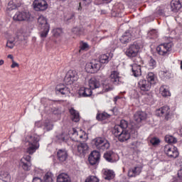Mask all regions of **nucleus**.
I'll return each mask as SVG.
<instances>
[{
    "instance_id": "de8ad7c7",
    "label": "nucleus",
    "mask_w": 182,
    "mask_h": 182,
    "mask_svg": "<svg viewBox=\"0 0 182 182\" xmlns=\"http://www.w3.org/2000/svg\"><path fill=\"white\" fill-rule=\"evenodd\" d=\"M80 50H89V44L87 43H82L80 46Z\"/></svg>"
},
{
    "instance_id": "473e14b6",
    "label": "nucleus",
    "mask_w": 182,
    "mask_h": 182,
    "mask_svg": "<svg viewBox=\"0 0 182 182\" xmlns=\"http://www.w3.org/2000/svg\"><path fill=\"white\" fill-rule=\"evenodd\" d=\"M113 87H112V85L107 82V81H104L102 82V90L100 92V93H105L106 92H110V90H112Z\"/></svg>"
},
{
    "instance_id": "a19ab883",
    "label": "nucleus",
    "mask_w": 182,
    "mask_h": 182,
    "mask_svg": "<svg viewBox=\"0 0 182 182\" xmlns=\"http://www.w3.org/2000/svg\"><path fill=\"white\" fill-rule=\"evenodd\" d=\"M156 63L155 60L153 59L152 58H150L146 65V68H148V69H154V68H156Z\"/></svg>"
},
{
    "instance_id": "393cba45",
    "label": "nucleus",
    "mask_w": 182,
    "mask_h": 182,
    "mask_svg": "<svg viewBox=\"0 0 182 182\" xmlns=\"http://www.w3.org/2000/svg\"><path fill=\"white\" fill-rule=\"evenodd\" d=\"M57 157L59 161L63 163V161H66V159H68V152L65 150L59 149L57 152Z\"/></svg>"
},
{
    "instance_id": "f704fd0d",
    "label": "nucleus",
    "mask_w": 182,
    "mask_h": 182,
    "mask_svg": "<svg viewBox=\"0 0 182 182\" xmlns=\"http://www.w3.org/2000/svg\"><path fill=\"white\" fill-rule=\"evenodd\" d=\"M124 132V129H123L120 126L115 125L113 129V133L116 137H119L122 133Z\"/></svg>"
},
{
    "instance_id": "5701e85b",
    "label": "nucleus",
    "mask_w": 182,
    "mask_h": 182,
    "mask_svg": "<svg viewBox=\"0 0 182 182\" xmlns=\"http://www.w3.org/2000/svg\"><path fill=\"white\" fill-rule=\"evenodd\" d=\"M77 151L79 154H86L89 151V146L86 143H80L77 146Z\"/></svg>"
},
{
    "instance_id": "4be33fe9",
    "label": "nucleus",
    "mask_w": 182,
    "mask_h": 182,
    "mask_svg": "<svg viewBox=\"0 0 182 182\" xmlns=\"http://www.w3.org/2000/svg\"><path fill=\"white\" fill-rule=\"evenodd\" d=\"M56 92L61 93V95H63L64 96H67V95L70 94V89L64 85H58L56 87Z\"/></svg>"
},
{
    "instance_id": "6e6552de",
    "label": "nucleus",
    "mask_w": 182,
    "mask_h": 182,
    "mask_svg": "<svg viewBox=\"0 0 182 182\" xmlns=\"http://www.w3.org/2000/svg\"><path fill=\"white\" fill-rule=\"evenodd\" d=\"M77 80H79L77 72L75 70H68L64 79L65 85H73Z\"/></svg>"
},
{
    "instance_id": "dca6fc26",
    "label": "nucleus",
    "mask_w": 182,
    "mask_h": 182,
    "mask_svg": "<svg viewBox=\"0 0 182 182\" xmlns=\"http://www.w3.org/2000/svg\"><path fill=\"white\" fill-rule=\"evenodd\" d=\"M138 87L142 92H149L151 89V84L146 80H140L138 82Z\"/></svg>"
},
{
    "instance_id": "b1692460",
    "label": "nucleus",
    "mask_w": 182,
    "mask_h": 182,
    "mask_svg": "<svg viewBox=\"0 0 182 182\" xmlns=\"http://www.w3.org/2000/svg\"><path fill=\"white\" fill-rule=\"evenodd\" d=\"M182 5L180 0H172L171 1V9L173 12H178L181 9Z\"/></svg>"
},
{
    "instance_id": "f03ea898",
    "label": "nucleus",
    "mask_w": 182,
    "mask_h": 182,
    "mask_svg": "<svg viewBox=\"0 0 182 182\" xmlns=\"http://www.w3.org/2000/svg\"><path fill=\"white\" fill-rule=\"evenodd\" d=\"M40 140L39 136L36 134H33L28 136V139L27 141L28 144L26 150L28 154L32 155L33 153L36 152V150H38L40 147Z\"/></svg>"
},
{
    "instance_id": "58836bf2",
    "label": "nucleus",
    "mask_w": 182,
    "mask_h": 182,
    "mask_svg": "<svg viewBox=\"0 0 182 182\" xmlns=\"http://www.w3.org/2000/svg\"><path fill=\"white\" fill-rule=\"evenodd\" d=\"M96 117L97 120L102 121L106 120V119H109V117H110V114L106 112H102L101 114H97Z\"/></svg>"
},
{
    "instance_id": "9d476101",
    "label": "nucleus",
    "mask_w": 182,
    "mask_h": 182,
    "mask_svg": "<svg viewBox=\"0 0 182 182\" xmlns=\"http://www.w3.org/2000/svg\"><path fill=\"white\" fill-rule=\"evenodd\" d=\"M31 159L32 157L30 155H24L23 157L21 159L19 166L24 170V171H31V167L32 166Z\"/></svg>"
},
{
    "instance_id": "bf43d9fd",
    "label": "nucleus",
    "mask_w": 182,
    "mask_h": 182,
    "mask_svg": "<svg viewBox=\"0 0 182 182\" xmlns=\"http://www.w3.org/2000/svg\"><path fill=\"white\" fill-rule=\"evenodd\" d=\"M181 69L182 70V61L181 62Z\"/></svg>"
},
{
    "instance_id": "a18cd8bd",
    "label": "nucleus",
    "mask_w": 182,
    "mask_h": 182,
    "mask_svg": "<svg viewBox=\"0 0 182 182\" xmlns=\"http://www.w3.org/2000/svg\"><path fill=\"white\" fill-rule=\"evenodd\" d=\"M14 9H16V5L14 4V1H11L8 4V7L6 11H14Z\"/></svg>"
},
{
    "instance_id": "e433bc0d",
    "label": "nucleus",
    "mask_w": 182,
    "mask_h": 182,
    "mask_svg": "<svg viewBox=\"0 0 182 182\" xmlns=\"http://www.w3.org/2000/svg\"><path fill=\"white\" fill-rule=\"evenodd\" d=\"M165 141L168 143L169 144H174L177 143V138L171 136V135H166L165 136Z\"/></svg>"
},
{
    "instance_id": "79ce46f5",
    "label": "nucleus",
    "mask_w": 182,
    "mask_h": 182,
    "mask_svg": "<svg viewBox=\"0 0 182 182\" xmlns=\"http://www.w3.org/2000/svg\"><path fill=\"white\" fill-rule=\"evenodd\" d=\"M6 47L9 49H14L15 48V38L9 39L6 42Z\"/></svg>"
},
{
    "instance_id": "9b49d317",
    "label": "nucleus",
    "mask_w": 182,
    "mask_h": 182,
    "mask_svg": "<svg viewBox=\"0 0 182 182\" xmlns=\"http://www.w3.org/2000/svg\"><path fill=\"white\" fill-rule=\"evenodd\" d=\"M16 22H22L31 19V14L28 11H17L13 17Z\"/></svg>"
},
{
    "instance_id": "4c0bfd02",
    "label": "nucleus",
    "mask_w": 182,
    "mask_h": 182,
    "mask_svg": "<svg viewBox=\"0 0 182 182\" xmlns=\"http://www.w3.org/2000/svg\"><path fill=\"white\" fill-rule=\"evenodd\" d=\"M113 152L109 151L104 154V158L107 161H109V163H114V159H113Z\"/></svg>"
},
{
    "instance_id": "bb28decb",
    "label": "nucleus",
    "mask_w": 182,
    "mask_h": 182,
    "mask_svg": "<svg viewBox=\"0 0 182 182\" xmlns=\"http://www.w3.org/2000/svg\"><path fill=\"white\" fill-rule=\"evenodd\" d=\"M130 139V132L129 131H124L122 134L118 136V140L121 143H124V141H127V140Z\"/></svg>"
},
{
    "instance_id": "aec40b11",
    "label": "nucleus",
    "mask_w": 182,
    "mask_h": 182,
    "mask_svg": "<svg viewBox=\"0 0 182 182\" xmlns=\"http://www.w3.org/2000/svg\"><path fill=\"white\" fill-rule=\"evenodd\" d=\"M142 169L143 167H141V166H136L132 168H130L128 171V176L136 177V176H139Z\"/></svg>"
},
{
    "instance_id": "2f4dec72",
    "label": "nucleus",
    "mask_w": 182,
    "mask_h": 182,
    "mask_svg": "<svg viewBox=\"0 0 182 182\" xmlns=\"http://www.w3.org/2000/svg\"><path fill=\"white\" fill-rule=\"evenodd\" d=\"M132 41V35H130V33H125L121 38H120V42L121 43H129Z\"/></svg>"
},
{
    "instance_id": "f3484780",
    "label": "nucleus",
    "mask_w": 182,
    "mask_h": 182,
    "mask_svg": "<svg viewBox=\"0 0 182 182\" xmlns=\"http://www.w3.org/2000/svg\"><path fill=\"white\" fill-rule=\"evenodd\" d=\"M147 114L143 111H137L134 114V120L136 123H141L143 120H146Z\"/></svg>"
},
{
    "instance_id": "c85d7f7f",
    "label": "nucleus",
    "mask_w": 182,
    "mask_h": 182,
    "mask_svg": "<svg viewBox=\"0 0 182 182\" xmlns=\"http://www.w3.org/2000/svg\"><path fill=\"white\" fill-rule=\"evenodd\" d=\"M11 174L8 172L2 171L0 173V182H11Z\"/></svg>"
},
{
    "instance_id": "49530a36",
    "label": "nucleus",
    "mask_w": 182,
    "mask_h": 182,
    "mask_svg": "<svg viewBox=\"0 0 182 182\" xmlns=\"http://www.w3.org/2000/svg\"><path fill=\"white\" fill-rule=\"evenodd\" d=\"M150 143L152 144V146H158V144H160V139L159 138L154 137L151 139Z\"/></svg>"
},
{
    "instance_id": "c756f323",
    "label": "nucleus",
    "mask_w": 182,
    "mask_h": 182,
    "mask_svg": "<svg viewBox=\"0 0 182 182\" xmlns=\"http://www.w3.org/2000/svg\"><path fill=\"white\" fill-rule=\"evenodd\" d=\"M146 81L150 83V85H156L157 82V77L153 73H149L146 75Z\"/></svg>"
},
{
    "instance_id": "ea45409f",
    "label": "nucleus",
    "mask_w": 182,
    "mask_h": 182,
    "mask_svg": "<svg viewBox=\"0 0 182 182\" xmlns=\"http://www.w3.org/2000/svg\"><path fill=\"white\" fill-rule=\"evenodd\" d=\"M45 182H53V173L47 172L43 177Z\"/></svg>"
},
{
    "instance_id": "ddd939ff",
    "label": "nucleus",
    "mask_w": 182,
    "mask_h": 182,
    "mask_svg": "<svg viewBox=\"0 0 182 182\" xmlns=\"http://www.w3.org/2000/svg\"><path fill=\"white\" fill-rule=\"evenodd\" d=\"M33 5L35 11H46L48 6L46 0H34Z\"/></svg>"
},
{
    "instance_id": "5fc2aeb1",
    "label": "nucleus",
    "mask_w": 182,
    "mask_h": 182,
    "mask_svg": "<svg viewBox=\"0 0 182 182\" xmlns=\"http://www.w3.org/2000/svg\"><path fill=\"white\" fill-rule=\"evenodd\" d=\"M77 11H82V4L81 3H79V7L77 9Z\"/></svg>"
},
{
    "instance_id": "c03bdc74",
    "label": "nucleus",
    "mask_w": 182,
    "mask_h": 182,
    "mask_svg": "<svg viewBox=\"0 0 182 182\" xmlns=\"http://www.w3.org/2000/svg\"><path fill=\"white\" fill-rule=\"evenodd\" d=\"M119 126V127H121V129L124 130V129H127V127L129 126V123L127 122V121L122 119V120H121L120 124Z\"/></svg>"
},
{
    "instance_id": "37998d69",
    "label": "nucleus",
    "mask_w": 182,
    "mask_h": 182,
    "mask_svg": "<svg viewBox=\"0 0 182 182\" xmlns=\"http://www.w3.org/2000/svg\"><path fill=\"white\" fill-rule=\"evenodd\" d=\"M100 180L96 176H89L85 180V182H100Z\"/></svg>"
},
{
    "instance_id": "13d9d810",
    "label": "nucleus",
    "mask_w": 182,
    "mask_h": 182,
    "mask_svg": "<svg viewBox=\"0 0 182 182\" xmlns=\"http://www.w3.org/2000/svg\"><path fill=\"white\" fill-rule=\"evenodd\" d=\"M103 1H104V2H106L107 4L112 2V0H103Z\"/></svg>"
},
{
    "instance_id": "412c9836",
    "label": "nucleus",
    "mask_w": 182,
    "mask_h": 182,
    "mask_svg": "<svg viewBox=\"0 0 182 182\" xmlns=\"http://www.w3.org/2000/svg\"><path fill=\"white\" fill-rule=\"evenodd\" d=\"M88 86L91 90H95V89H99L100 87V81L96 77H92L88 81Z\"/></svg>"
},
{
    "instance_id": "8fccbe9b",
    "label": "nucleus",
    "mask_w": 182,
    "mask_h": 182,
    "mask_svg": "<svg viewBox=\"0 0 182 182\" xmlns=\"http://www.w3.org/2000/svg\"><path fill=\"white\" fill-rule=\"evenodd\" d=\"M11 68L12 69L15 68H19V64H18L16 62L14 61V60H12V64L11 65Z\"/></svg>"
},
{
    "instance_id": "680f3d73",
    "label": "nucleus",
    "mask_w": 182,
    "mask_h": 182,
    "mask_svg": "<svg viewBox=\"0 0 182 182\" xmlns=\"http://www.w3.org/2000/svg\"><path fill=\"white\" fill-rule=\"evenodd\" d=\"M60 1H62L63 2H65V1H66V0H60Z\"/></svg>"
},
{
    "instance_id": "423d86ee",
    "label": "nucleus",
    "mask_w": 182,
    "mask_h": 182,
    "mask_svg": "<svg viewBox=\"0 0 182 182\" xmlns=\"http://www.w3.org/2000/svg\"><path fill=\"white\" fill-rule=\"evenodd\" d=\"M164 152L169 159H177L180 156L178 149L170 144L165 145Z\"/></svg>"
},
{
    "instance_id": "f257e3e1",
    "label": "nucleus",
    "mask_w": 182,
    "mask_h": 182,
    "mask_svg": "<svg viewBox=\"0 0 182 182\" xmlns=\"http://www.w3.org/2000/svg\"><path fill=\"white\" fill-rule=\"evenodd\" d=\"M69 135H71V139L73 141H87V134L85 131L80 129L77 131L75 128H72L69 131V134L63 133L59 137V140L63 141H68L69 140Z\"/></svg>"
},
{
    "instance_id": "052dcab7",
    "label": "nucleus",
    "mask_w": 182,
    "mask_h": 182,
    "mask_svg": "<svg viewBox=\"0 0 182 182\" xmlns=\"http://www.w3.org/2000/svg\"><path fill=\"white\" fill-rule=\"evenodd\" d=\"M117 99H119V97H116L114 98L115 102H116V100H117Z\"/></svg>"
},
{
    "instance_id": "a211bd4d",
    "label": "nucleus",
    "mask_w": 182,
    "mask_h": 182,
    "mask_svg": "<svg viewBox=\"0 0 182 182\" xmlns=\"http://www.w3.org/2000/svg\"><path fill=\"white\" fill-rule=\"evenodd\" d=\"M109 80L114 85H119L120 83V73L117 70H113L109 75Z\"/></svg>"
},
{
    "instance_id": "c9c22d12",
    "label": "nucleus",
    "mask_w": 182,
    "mask_h": 182,
    "mask_svg": "<svg viewBox=\"0 0 182 182\" xmlns=\"http://www.w3.org/2000/svg\"><path fill=\"white\" fill-rule=\"evenodd\" d=\"M104 176L105 180H112V178H114V172L111 170H105L104 171Z\"/></svg>"
},
{
    "instance_id": "09e8293b",
    "label": "nucleus",
    "mask_w": 182,
    "mask_h": 182,
    "mask_svg": "<svg viewBox=\"0 0 182 182\" xmlns=\"http://www.w3.org/2000/svg\"><path fill=\"white\" fill-rule=\"evenodd\" d=\"M45 127L47 132H50V130H52L53 129V124L48 122L45 123Z\"/></svg>"
},
{
    "instance_id": "4468645a",
    "label": "nucleus",
    "mask_w": 182,
    "mask_h": 182,
    "mask_svg": "<svg viewBox=\"0 0 182 182\" xmlns=\"http://www.w3.org/2000/svg\"><path fill=\"white\" fill-rule=\"evenodd\" d=\"M139 63H135L132 65V74L135 77H139V76H141V65L143 63L141 61V58H138Z\"/></svg>"
},
{
    "instance_id": "603ef678",
    "label": "nucleus",
    "mask_w": 182,
    "mask_h": 182,
    "mask_svg": "<svg viewBox=\"0 0 182 182\" xmlns=\"http://www.w3.org/2000/svg\"><path fill=\"white\" fill-rule=\"evenodd\" d=\"M85 5H90V4H92V0H82Z\"/></svg>"
},
{
    "instance_id": "4d7b16f0",
    "label": "nucleus",
    "mask_w": 182,
    "mask_h": 182,
    "mask_svg": "<svg viewBox=\"0 0 182 182\" xmlns=\"http://www.w3.org/2000/svg\"><path fill=\"white\" fill-rule=\"evenodd\" d=\"M5 63V61L4 60H0V66H2Z\"/></svg>"
},
{
    "instance_id": "20e7f679",
    "label": "nucleus",
    "mask_w": 182,
    "mask_h": 182,
    "mask_svg": "<svg viewBox=\"0 0 182 182\" xmlns=\"http://www.w3.org/2000/svg\"><path fill=\"white\" fill-rule=\"evenodd\" d=\"M173 49V43H164L156 47V52L159 56H167Z\"/></svg>"
},
{
    "instance_id": "f8f14e48",
    "label": "nucleus",
    "mask_w": 182,
    "mask_h": 182,
    "mask_svg": "<svg viewBox=\"0 0 182 182\" xmlns=\"http://www.w3.org/2000/svg\"><path fill=\"white\" fill-rule=\"evenodd\" d=\"M139 50H140V46H139V45L132 44L128 48H127L125 55L130 58H136L139 54Z\"/></svg>"
},
{
    "instance_id": "6ab92c4d",
    "label": "nucleus",
    "mask_w": 182,
    "mask_h": 182,
    "mask_svg": "<svg viewBox=\"0 0 182 182\" xmlns=\"http://www.w3.org/2000/svg\"><path fill=\"white\" fill-rule=\"evenodd\" d=\"M92 89L85 87H80L78 91V95L80 97H90V96H92Z\"/></svg>"
},
{
    "instance_id": "a878e982",
    "label": "nucleus",
    "mask_w": 182,
    "mask_h": 182,
    "mask_svg": "<svg viewBox=\"0 0 182 182\" xmlns=\"http://www.w3.org/2000/svg\"><path fill=\"white\" fill-rule=\"evenodd\" d=\"M159 93L163 96V97H170L171 96V93L170 92V90H168V87L167 85H162L159 88Z\"/></svg>"
},
{
    "instance_id": "1a4fd4ad",
    "label": "nucleus",
    "mask_w": 182,
    "mask_h": 182,
    "mask_svg": "<svg viewBox=\"0 0 182 182\" xmlns=\"http://www.w3.org/2000/svg\"><path fill=\"white\" fill-rule=\"evenodd\" d=\"M156 116L159 117H164L165 120H170L171 119V109L170 107L165 105L156 110Z\"/></svg>"
},
{
    "instance_id": "7ed1b4c3",
    "label": "nucleus",
    "mask_w": 182,
    "mask_h": 182,
    "mask_svg": "<svg viewBox=\"0 0 182 182\" xmlns=\"http://www.w3.org/2000/svg\"><path fill=\"white\" fill-rule=\"evenodd\" d=\"M38 26L41 29V37L46 38L49 33V24L48 20L43 16H40L38 18Z\"/></svg>"
},
{
    "instance_id": "0eeeda50",
    "label": "nucleus",
    "mask_w": 182,
    "mask_h": 182,
    "mask_svg": "<svg viewBox=\"0 0 182 182\" xmlns=\"http://www.w3.org/2000/svg\"><path fill=\"white\" fill-rule=\"evenodd\" d=\"M100 68H102V64L97 60H94L85 65V70L87 73H97Z\"/></svg>"
},
{
    "instance_id": "6e6d98bb",
    "label": "nucleus",
    "mask_w": 182,
    "mask_h": 182,
    "mask_svg": "<svg viewBox=\"0 0 182 182\" xmlns=\"http://www.w3.org/2000/svg\"><path fill=\"white\" fill-rule=\"evenodd\" d=\"M7 58H8L9 59H12V60H14V55H11V54H9V55L7 56Z\"/></svg>"
},
{
    "instance_id": "39448f33",
    "label": "nucleus",
    "mask_w": 182,
    "mask_h": 182,
    "mask_svg": "<svg viewBox=\"0 0 182 182\" xmlns=\"http://www.w3.org/2000/svg\"><path fill=\"white\" fill-rule=\"evenodd\" d=\"M92 143L98 150H107L110 147V143L104 137H96Z\"/></svg>"
},
{
    "instance_id": "2eb2a0df",
    "label": "nucleus",
    "mask_w": 182,
    "mask_h": 182,
    "mask_svg": "<svg viewBox=\"0 0 182 182\" xmlns=\"http://www.w3.org/2000/svg\"><path fill=\"white\" fill-rule=\"evenodd\" d=\"M100 160V152L93 151L88 157L89 163L91 166H95L99 164Z\"/></svg>"
},
{
    "instance_id": "864d4df0",
    "label": "nucleus",
    "mask_w": 182,
    "mask_h": 182,
    "mask_svg": "<svg viewBox=\"0 0 182 182\" xmlns=\"http://www.w3.org/2000/svg\"><path fill=\"white\" fill-rule=\"evenodd\" d=\"M33 182H43L42 179H41L40 178H34L33 179Z\"/></svg>"
},
{
    "instance_id": "cd10ccee",
    "label": "nucleus",
    "mask_w": 182,
    "mask_h": 182,
    "mask_svg": "<svg viewBox=\"0 0 182 182\" xmlns=\"http://www.w3.org/2000/svg\"><path fill=\"white\" fill-rule=\"evenodd\" d=\"M69 112L71 114V119L73 122H75V123H77V122L80 120V115L79 114V112L76 111L73 108L70 109Z\"/></svg>"
},
{
    "instance_id": "72a5a7b5",
    "label": "nucleus",
    "mask_w": 182,
    "mask_h": 182,
    "mask_svg": "<svg viewBox=\"0 0 182 182\" xmlns=\"http://www.w3.org/2000/svg\"><path fill=\"white\" fill-rule=\"evenodd\" d=\"M110 60V55L109 54H102L100 56V63H109V61Z\"/></svg>"
},
{
    "instance_id": "7c9ffc66",
    "label": "nucleus",
    "mask_w": 182,
    "mask_h": 182,
    "mask_svg": "<svg viewBox=\"0 0 182 182\" xmlns=\"http://www.w3.org/2000/svg\"><path fill=\"white\" fill-rule=\"evenodd\" d=\"M57 182H70V178L69 175L63 173L58 176Z\"/></svg>"
},
{
    "instance_id": "3c124183",
    "label": "nucleus",
    "mask_w": 182,
    "mask_h": 182,
    "mask_svg": "<svg viewBox=\"0 0 182 182\" xmlns=\"http://www.w3.org/2000/svg\"><path fill=\"white\" fill-rule=\"evenodd\" d=\"M54 33L55 36L60 35V33H62V29L56 28L54 30Z\"/></svg>"
}]
</instances>
